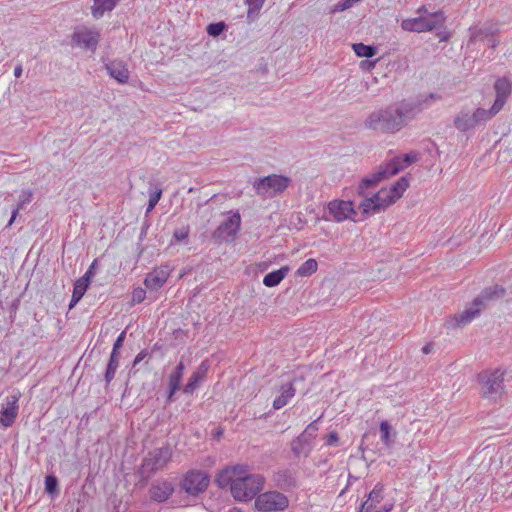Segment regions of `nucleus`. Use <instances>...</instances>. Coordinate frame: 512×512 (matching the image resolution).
<instances>
[{
	"instance_id": "nucleus-1",
	"label": "nucleus",
	"mask_w": 512,
	"mask_h": 512,
	"mask_svg": "<svg viewBox=\"0 0 512 512\" xmlns=\"http://www.w3.org/2000/svg\"><path fill=\"white\" fill-rule=\"evenodd\" d=\"M420 113V103L403 99L370 112L363 126L376 133L396 134Z\"/></svg>"
},
{
	"instance_id": "nucleus-2",
	"label": "nucleus",
	"mask_w": 512,
	"mask_h": 512,
	"mask_svg": "<svg viewBox=\"0 0 512 512\" xmlns=\"http://www.w3.org/2000/svg\"><path fill=\"white\" fill-rule=\"evenodd\" d=\"M172 458V450L169 445L155 448L143 458L139 468L141 478L148 479L154 473L162 470Z\"/></svg>"
},
{
	"instance_id": "nucleus-3",
	"label": "nucleus",
	"mask_w": 512,
	"mask_h": 512,
	"mask_svg": "<svg viewBox=\"0 0 512 512\" xmlns=\"http://www.w3.org/2000/svg\"><path fill=\"white\" fill-rule=\"evenodd\" d=\"M481 395L485 399L496 401L504 393V372L500 369L486 370L478 374Z\"/></svg>"
},
{
	"instance_id": "nucleus-4",
	"label": "nucleus",
	"mask_w": 512,
	"mask_h": 512,
	"mask_svg": "<svg viewBox=\"0 0 512 512\" xmlns=\"http://www.w3.org/2000/svg\"><path fill=\"white\" fill-rule=\"evenodd\" d=\"M263 483L264 478L260 475L236 479L231 488V494L236 501H250L262 490Z\"/></svg>"
},
{
	"instance_id": "nucleus-5",
	"label": "nucleus",
	"mask_w": 512,
	"mask_h": 512,
	"mask_svg": "<svg viewBox=\"0 0 512 512\" xmlns=\"http://www.w3.org/2000/svg\"><path fill=\"white\" fill-rule=\"evenodd\" d=\"M291 179L284 175L272 174L254 181L253 188L257 195L265 198H273L284 192L290 185Z\"/></svg>"
},
{
	"instance_id": "nucleus-6",
	"label": "nucleus",
	"mask_w": 512,
	"mask_h": 512,
	"mask_svg": "<svg viewBox=\"0 0 512 512\" xmlns=\"http://www.w3.org/2000/svg\"><path fill=\"white\" fill-rule=\"evenodd\" d=\"M446 17L443 11L428 13V15H420L412 19H405L402 21L401 27L405 31L413 32H427L443 26Z\"/></svg>"
},
{
	"instance_id": "nucleus-7",
	"label": "nucleus",
	"mask_w": 512,
	"mask_h": 512,
	"mask_svg": "<svg viewBox=\"0 0 512 512\" xmlns=\"http://www.w3.org/2000/svg\"><path fill=\"white\" fill-rule=\"evenodd\" d=\"M241 227V216L238 210L229 211L228 218L223 221L212 233L216 243L232 242Z\"/></svg>"
},
{
	"instance_id": "nucleus-8",
	"label": "nucleus",
	"mask_w": 512,
	"mask_h": 512,
	"mask_svg": "<svg viewBox=\"0 0 512 512\" xmlns=\"http://www.w3.org/2000/svg\"><path fill=\"white\" fill-rule=\"evenodd\" d=\"M396 201V197L391 194L389 189L382 188L371 197H366V199H363V201L359 204V208L362 210L364 215H369L371 213H378L381 210H384Z\"/></svg>"
},
{
	"instance_id": "nucleus-9",
	"label": "nucleus",
	"mask_w": 512,
	"mask_h": 512,
	"mask_svg": "<svg viewBox=\"0 0 512 512\" xmlns=\"http://www.w3.org/2000/svg\"><path fill=\"white\" fill-rule=\"evenodd\" d=\"M289 506L286 495L279 491H268L258 495L255 500V507L259 511L273 512L283 511Z\"/></svg>"
},
{
	"instance_id": "nucleus-10",
	"label": "nucleus",
	"mask_w": 512,
	"mask_h": 512,
	"mask_svg": "<svg viewBox=\"0 0 512 512\" xmlns=\"http://www.w3.org/2000/svg\"><path fill=\"white\" fill-rule=\"evenodd\" d=\"M210 483L209 475L200 470L188 471L181 481V488L190 496L203 493Z\"/></svg>"
},
{
	"instance_id": "nucleus-11",
	"label": "nucleus",
	"mask_w": 512,
	"mask_h": 512,
	"mask_svg": "<svg viewBox=\"0 0 512 512\" xmlns=\"http://www.w3.org/2000/svg\"><path fill=\"white\" fill-rule=\"evenodd\" d=\"M99 40L100 34L98 31L82 27L73 32L71 44L72 46H79L83 49L94 52L97 49Z\"/></svg>"
},
{
	"instance_id": "nucleus-12",
	"label": "nucleus",
	"mask_w": 512,
	"mask_h": 512,
	"mask_svg": "<svg viewBox=\"0 0 512 512\" xmlns=\"http://www.w3.org/2000/svg\"><path fill=\"white\" fill-rule=\"evenodd\" d=\"M500 32L497 23L484 22L469 28L468 46L475 45L478 42H488V39L493 35H498Z\"/></svg>"
},
{
	"instance_id": "nucleus-13",
	"label": "nucleus",
	"mask_w": 512,
	"mask_h": 512,
	"mask_svg": "<svg viewBox=\"0 0 512 512\" xmlns=\"http://www.w3.org/2000/svg\"><path fill=\"white\" fill-rule=\"evenodd\" d=\"M20 392L10 394L6 397L5 404L0 410V424L5 427H11L15 422L19 411Z\"/></svg>"
},
{
	"instance_id": "nucleus-14",
	"label": "nucleus",
	"mask_w": 512,
	"mask_h": 512,
	"mask_svg": "<svg viewBox=\"0 0 512 512\" xmlns=\"http://www.w3.org/2000/svg\"><path fill=\"white\" fill-rule=\"evenodd\" d=\"M484 309L482 305H476L475 299L471 305L465 308L462 312L450 316L446 325L448 328L462 327L470 323L479 316L481 310Z\"/></svg>"
},
{
	"instance_id": "nucleus-15",
	"label": "nucleus",
	"mask_w": 512,
	"mask_h": 512,
	"mask_svg": "<svg viewBox=\"0 0 512 512\" xmlns=\"http://www.w3.org/2000/svg\"><path fill=\"white\" fill-rule=\"evenodd\" d=\"M175 488L172 482L166 479L154 481L149 490L150 500L156 503L166 502L174 493Z\"/></svg>"
},
{
	"instance_id": "nucleus-16",
	"label": "nucleus",
	"mask_w": 512,
	"mask_h": 512,
	"mask_svg": "<svg viewBox=\"0 0 512 512\" xmlns=\"http://www.w3.org/2000/svg\"><path fill=\"white\" fill-rule=\"evenodd\" d=\"M328 211L337 222H342L352 215H356L354 202L351 200H333L328 204Z\"/></svg>"
},
{
	"instance_id": "nucleus-17",
	"label": "nucleus",
	"mask_w": 512,
	"mask_h": 512,
	"mask_svg": "<svg viewBox=\"0 0 512 512\" xmlns=\"http://www.w3.org/2000/svg\"><path fill=\"white\" fill-rule=\"evenodd\" d=\"M170 276V268L168 265L160 266L148 273L144 279V284L149 290L160 289Z\"/></svg>"
},
{
	"instance_id": "nucleus-18",
	"label": "nucleus",
	"mask_w": 512,
	"mask_h": 512,
	"mask_svg": "<svg viewBox=\"0 0 512 512\" xmlns=\"http://www.w3.org/2000/svg\"><path fill=\"white\" fill-rule=\"evenodd\" d=\"M275 485L284 491H290L297 487L296 471L282 468L277 470L273 475Z\"/></svg>"
},
{
	"instance_id": "nucleus-19",
	"label": "nucleus",
	"mask_w": 512,
	"mask_h": 512,
	"mask_svg": "<svg viewBox=\"0 0 512 512\" xmlns=\"http://www.w3.org/2000/svg\"><path fill=\"white\" fill-rule=\"evenodd\" d=\"M494 90L496 98L493 105L501 111L512 93V82L506 77L498 78L494 83Z\"/></svg>"
},
{
	"instance_id": "nucleus-20",
	"label": "nucleus",
	"mask_w": 512,
	"mask_h": 512,
	"mask_svg": "<svg viewBox=\"0 0 512 512\" xmlns=\"http://www.w3.org/2000/svg\"><path fill=\"white\" fill-rule=\"evenodd\" d=\"M398 162L397 160H390L384 165H380L377 170L368 175V177L373 181V184L377 186L381 181L401 171V166Z\"/></svg>"
},
{
	"instance_id": "nucleus-21",
	"label": "nucleus",
	"mask_w": 512,
	"mask_h": 512,
	"mask_svg": "<svg viewBox=\"0 0 512 512\" xmlns=\"http://www.w3.org/2000/svg\"><path fill=\"white\" fill-rule=\"evenodd\" d=\"M506 290L501 285H493L490 287H486L482 290V292L475 298L476 305H482L483 308L486 307L487 303L490 301H496L504 297Z\"/></svg>"
},
{
	"instance_id": "nucleus-22",
	"label": "nucleus",
	"mask_w": 512,
	"mask_h": 512,
	"mask_svg": "<svg viewBox=\"0 0 512 512\" xmlns=\"http://www.w3.org/2000/svg\"><path fill=\"white\" fill-rule=\"evenodd\" d=\"M107 73L118 83L125 84L129 80V70L127 65L121 60H112L105 64Z\"/></svg>"
},
{
	"instance_id": "nucleus-23",
	"label": "nucleus",
	"mask_w": 512,
	"mask_h": 512,
	"mask_svg": "<svg viewBox=\"0 0 512 512\" xmlns=\"http://www.w3.org/2000/svg\"><path fill=\"white\" fill-rule=\"evenodd\" d=\"M313 450V441L300 434L291 441V451L295 458L308 457Z\"/></svg>"
},
{
	"instance_id": "nucleus-24",
	"label": "nucleus",
	"mask_w": 512,
	"mask_h": 512,
	"mask_svg": "<svg viewBox=\"0 0 512 512\" xmlns=\"http://www.w3.org/2000/svg\"><path fill=\"white\" fill-rule=\"evenodd\" d=\"M296 381L297 380L294 379L293 381H291L289 383L281 385V387H280V396L275 398L274 401H273V408L275 410H279L282 407H284L285 405H287V403L290 401V399L295 396L296 389L294 387V383Z\"/></svg>"
},
{
	"instance_id": "nucleus-25",
	"label": "nucleus",
	"mask_w": 512,
	"mask_h": 512,
	"mask_svg": "<svg viewBox=\"0 0 512 512\" xmlns=\"http://www.w3.org/2000/svg\"><path fill=\"white\" fill-rule=\"evenodd\" d=\"M455 128L460 132H467L476 127L472 114L467 110H461L453 120Z\"/></svg>"
},
{
	"instance_id": "nucleus-26",
	"label": "nucleus",
	"mask_w": 512,
	"mask_h": 512,
	"mask_svg": "<svg viewBox=\"0 0 512 512\" xmlns=\"http://www.w3.org/2000/svg\"><path fill=\"white\" fill-rule=\"evenodd\" d=\"M288 266H283L278 270L266 274L263 278V284L266 287H275L286 277L289 272Z\"/></svg>"
},
{
	"instance_id": "nucleus-27",
	"label": "nucleus",
	"mask_w": 512,
	"mask_h": 512,
	"mask_svg": "<svg viewBox=\"0 0 512 512\" xmlns=\"http://www.w3.org/2000/svg\"><path fill=\"white\" fill-rule=\"evenodd\" d=\"M119 0H94V5L92 6V15L94 18H101L105 12L112 11Z\"/></svg>"
},
{
	"instance_id": "nucleus-28",
	"label": "nucleus",
	"mask_w": 512,
	"mask_h": 512,
	"mask_svg": "<svg viewBox=\"0 0 512 512\" xmlns=\"http://www.w3.org/2000/svg\"><path fill=\"white\" fill-rule=\"evenodd\" d=\"M120 356L121 352L112 351L110 354L109 361L107 363L106 371L104 374L106 385H109L115 377V373L119 367Z\"/></svg>"
},
{
	"instance_id": "nucleus-29",
	"label": "nucleus",
	"mask_w": 512,
	"mask_h": 512,
	"mask_svg": "<svg viewBox=\"0 0 512 512\" xmlns=\"http://www.w3.org/2000/svg\"><path fill=\"white\" fill-rule=\"evenodd\" d=\"M89 285L90 284L87 283L86 279H80L79 278V279H77L75 281L74 287H73L72 297H71V300H70V303H69V308L70 309H72L82 299V297L86 293Z\"/></svg>"
},
{
	"instance_id": "nucleus-30",
	"label": "nucleus",
	"mask_w": 512,
	"mask_h": 512,
	"mask_svg": "<svg viewBox=\"0 0 512 512\" xmlns=\"http://www.w3.org/2000/svg\"><path fill=\"white\" fill-rule=\"evenodd\" d=\"M499 112H500V110L498 108L495 109V106L492 105L490 109L477 108L472 113V116H473L476 126H478L480 124H485L487 121L492 119Z\"/></svg>"
},
{
	"instance_id": "nucleus-31",
	"label": "nucleus",
	"mask_w": 512,
	"mask_h": 512,
	"mask_svg": "<svg viewBox=\"0 0 512 512\" xmlns=\"http://www.w3.org/2000/svg\"><path fill=\"white\" fill-rule=\"evenodd\" d=\"M203 366H204V363L201 364L199 369H201ZM205 372H206V368H204L202 371L197 370V371L193 372L192 375L190 376V378L188 379V382L183 387V392L185 394H193L194 391L199 387V383L204 378Z\"/></svg>"
},
{
	"instance_id": "nucleus-32",
	"label": "nucleus",
	"mask_w": 512,
	"mask_h": 512,
	"mask_svg": "<svg viewBox=\"0 0 512 512\" xmlns=\"http://www.w3.org/2000/svg\"><path fill=\"white\" fill-rule=\"evenodd\" d=\"M234 471L230 469V467H226L225 469L221 470L215 478V482L220 488H226L230 487V489L233 487L234 482L236 481L234 475Z\"/></svg>"
},
{
	"instance_id": "nucleus-33",
	"label": "nucleus",
	"mask_w": 512,
	"mask_h": 512,
	"mask_svg": "<svg viewBox=\"0 0 512 512\" xmlns=\"http://www.w3.org/2000/svg\"><path fill=\"white\" fill-rule=\"evenodd\" d=\"M31 199H32L31 190H22L21 191V194L19 195V202H18L16 208L13 209V211L11 213V218L7 224V227H10L14 223V221L19 213V210L23 209L26 204L30 203Z\"/></svg>"
},
{
	"instance_id": "nucleus-34",
	"label": "nucleus",
	"mask_w": 512,
	"mask_h": 512,
	"mask_svg": "<svg viewBox=\"0 0 512 512\" xmlns=\"http://www.w3.org/2000/svg\"><path fill=\"white\" fill-rule=\"evenodd\" d=\"M317 268V261L313 258H309L299 266L296 271V275L301 277L310 276L317 271Z\"/></svg>"
},
{
	"instance_id": "nucleus-35",
	"label": "nucleus",
	"mask_w": 512,
	"mask_h": 512,
	"mask_svg": "<svg viewBox=\"0 0 512 512\" xmlns=\"http://www.w3.org/2000/svg\"><path fill=\"white\" fill-rule=\"evenodd\" d=\"M355 54L359 57L371 58L377 53V48L373 45H365L364 43H355L352 45Z\"/></svg>"
},
{
	"instance_id": "nucleus-36",
	"label": "nucleus",
	"mask_w": 512,
	"mask_h": 512,
	"mask_svg": "<svg viewBox=\"0 0 512 512\" xmlns=\"http://www.w3.org/2000/svg\"><path fill=\"white\" fill-rule=\"evenodd\" d=\"M408 186H409V180L407 179V177L403 176L391 185V187L389 188V191L398 200L399 198H401V196L403 195L405 190L408 188Z\"/></svg>"
},
{
	"instance_id": "nucleus-37",
	"label": "nucleus",
	"mask_w": 512,
	"mask_h": 512,
	"mask_svg": "<svg viewBox=\"0 0 512 512\" xmlns=\"http://www.w3.org/2000/svg\"><path fill=\"white\" fill-rule=\"evenodd\" d=\"M383 491L384 486L381 483H377L372 491L368 494V501L373 503L375 507L376 504L380 503L383 499Z\"/></svg>"
},
{
	"instance_id": "nucleus-38",
	"label": "nucleus",
	"mask_w": 512,
	"mask_h": 512,
	"mask_svg": "<svg viewBox=\"0 0 512 512\" xmlns=\"http://www.w3.org/2000/svg\"><path fill=\"white\" fill-rule=\"evenodd\" d=\"M418 159V154L415 152L404 154L403 156H398L393 158L392 160L399 161L398 164L401 166V170L408 167Z\"/></svg>"
},
{
	"instance_id": "nucleus-39",
	"label": "nucleus",
	"mask_w": 512,
	"mask_h": 512,
	"mask_svg": "<svg viewBox=\"0 0 512 512\" xmlns=\"http://www.w3.org/2000/svg\"><path fill=\"white\" fill-rule=\"evenodd\" d=\"M374 187L376 186L373 184V181H371V179L368 176H366L360 181L357 187V194L366 199V197H369L366 190Z\"/></svg>"
},
{
	"instance_id": "nucleus-40",
	"label": "nucleus",
	"mask_w": 512,
	"mask_h": 512,
	"mask_svg": "<svg viewBox=\"0 0 512 512\" xmlns=\"http://www.w3.org/2000/svg\"><path fill=\"white\" fill-rule=\"evenodd\" d=\"M391 425L387 421L380 423L381 441L389 447L392 443L390 439Z\"/></svg>"
},
{
	"instance_id": "nucleus-41",
	"label": "nucleus",
	"mask_w": 512,
	"mask_h": 512,
	"mask_svg": "<svg viewBox=\"0 0 512 512\" xmlns=\"http://www.w3.org/2000/svg\"><path fill=\"white\" fill-rule=\"evenodd\" d=\"M226 24L224 22L211 23L207 26V33L210 36L217 37L224 32Z\"/></svg>"
},
{
	"instance_id": "nucleus-42",
	"label": "nucleus",
	"mask_w": 512,
	"mask_h": 512,
	"mask_svg": "<svg viewBox=\"0 0 512 512\" xmlns=\"http://www.w3.org/2000/svg\"><path fill=\"white\" fill-rule=\"evenodd\" d=\"M45 490L49 494H54L58 491V479L54 475H48L45 478Z\"/></svg>"
},
{
	"instance_id": "nucleus-43",
	"label": "nucleus",
	"mask_w": 512,
	"mask_h": 512,
	"mask_svg": "<svg viewBox=\"0 0 512 512\" xmlns=\"http://www.w3.org/2000/svg\"><path fill=\"white\" fill-rule=\"evenodd\" d=\"M320 418L321 417H319L318 419L314 420L309 425H307V427L304 429V431L301 434L305 435L307 438L314 441V439L316 438V433L318 431L317 422L320 420Z\"/></svg>"
},
{
	"instance_id": "nucleus-44",
	"label": "nucleus",
	"mask_w": 512,
	"mask_h": 512,
	"mask_svg": "<svg viewBox=\"0 0 512 512\" xmlns=\"http://www.w3.org/2000/svg\"><path fill=\"white\" fill-rule=\"evenodd\" d=\"M441 97L440 95L436 94V93H430L429 95H427L424 99H409L410 102H419L420 103V112L422 111L423 107L424 106H427L429 104L430 101H437V100H440Z\"/></svg>"
},
{
	"instance_id": "nucleus-45",
	"label": "nucleus",
	"mask_w": 512,
	"mask_h": 512,
	"mask_svg": "<svg viewBox=\"0 0 512 512\" xmlns=\"http://www.w3.org/2000/svg\"><path fill=\"white\" fill-rule=\"evenodd\" d=\"M145 298H146L145 289H143L141 287H137L132 292L131 302L133 304H139V303L143 302L145 300Z\"/></svg>"
},
{
	"instance_id": "nucleus-46",
	"label": "nucleus",
	"mask_w": 512,
	"mask_h": 512,
	"mask_svg": "<svg viewBox=\"0 0 512 512\" xmlns=\"http://www.w3.org/2000/svg\"><path fill=\"white\" fill-rule=\"evenodd\" d=\"M247 468L248 467L245 465H236L230 467V469L234 471L233 475L235 479H241L250 476L251 474L248 473Z\"/></svg>"
},
{
	"instance_id": "nucleus-47",
	"label": "nucleus",
	"mask_w": 512,
	"mask_h": 512,
	"mask_svg": "<svg viewBox=\"0 0 512 512\" xmlns=\"http://www.w3.org/2000/svg\"><path fill=\"white\" fill-rule=\"evenodd\" d=\"M190 233V229L188 226L181 227L179 229H176L173 233V238L176 241H183L188 238Z\"/></svg>"
},
{
	"instance_id": "nucleus-48",
	"label": "nucleus",
	"mask_w": 512,
	"mask_h": 512,
	"mask_svg": "<svg viewBox=\"0 0 512 512\" xmlns=\"http://www.w3.org/2000/svg\"><path fill=\"white\" fill-rule=\"evenodd\" d=\"M125 337H126V330L122 331L117 339L115 340L114 344H113V348H112V351L114 352H121V348L123 347V343L125 341Z\"/></svg>"
},
{
	"instance_id": "nucleus-49",
	"label": "nucleus",
	"mask_w": 512,
	"mask_h": 512,
	"mask_svg": "<svg viewBox=\"0 0 512 512\" xmlns=\"http://www.w3.org/2000/svg\"><path fill=\"white\" fill-rule=\"evenodd\" d=\"M20 303H21V297H17L16 299H14L10 304H9V310H10V318L11 320L13 321L15 316H16V313L20 307Z\"/></svg>"
},
{
	"instance_id": "nucleus-50",
	"label": "nucleus",
	"mask_w": 512,
	"mask_h": 512,
	"mask_svg": "<svg viewBox=\"0 0 512 512\" xmlns=\"http://www.w3.org/2000/svg\"><path fill=\"white\" fill-rule=\"evenodd\" d=\"M97 264H98V260L94 259L93 262L91 263V265L89 266L88 270L86 271V273L82 277H80V279H86L87 283L90 284L91 278L94 276V269L97 266Z\"/></svg>"
},
{
	"instance_id": "nucleus-51",
	"label": "nucleus",
	"mask_w": 512,
	"mask_h": 512,
	"mask_svg": "<svg viewBox=\"0 0 512 512\" xmlns=\"http://www.w3.org/2000/svg\"><path fill=\"white\" fill-rule=\"evenodd\" d=\"M338 441H339L338 433L335 431L330 432L325 437V445H327V446L336 445L338 443Z\"/></svg>"
},
{
	"instance_id": "nucleus-52",
	"label": "nucleus",
	"mask_w": 512,
	"mask_h": 512,
	"mask_svg": "<svg viewBox=\"0 0 512 512\" xmlns=\"http://www.w3.org/2000/svg\"><path fill=\"white\" fill-rule=\"evenodd\" d=\"M150 355V353L148 352L147 349H144L142 351H140L134 361H133V365H132V368H135L141 361H143L146 357H148Z\"/></svg>"
},
{
	"instance_id": "nucleus-53",
	"label": "nucleus",
	"mask_w": 512,
	"mask_h": 512,
	"mask_svg": "<svg viewBox=\"0 0 512 512\" xmlns=\"http://www.w3.org/2000/svg\"><path fill=\"white\" fill-rule=\"evenodd\" d=\"M265 0H245L250 10H259L263 6Z\"/></svg>"
},
{
	"instance_id": "nucleus-54",
	"label": "nucleus",
	"mask_w": 512,
	"mask_h": 512,
	"mask_svg": "<svg viewBox=\"0 0 512 512\" xmlns=\"http://www.w3.org/2000/svg\"><path fill=\"white\" fill-rule=\"evenodd\" d=\"M182 375L178 374V373H175V372H172L170 375H169V379H168V384L170 385H176V386H179L180 387V382L182 380Z\"/></svg>"
},
{
	"instance_id": "nucleus-55",
	"label": "nucleus",
	"mask_w": 512,
	"mask_h": 512,
	"mask_svg": "<svg viewBox=\"0 0 512 512\" xmlns=\"http://www.w3.org/2000/svg\"><path fill=\"white\" fill-rule=\"evenodd\" d=\"M179 386L168 384V395H167V403L173 401L174 394L179 390Z\"/></svg>"
},
{
	"instance_id": "nucleus-56",
	"label": "nucleus",
	"mask_w": 512,
	"mask_h": 512,
	"mask_svg": "<svg viewBox=\"0 0 512 512\" xmlns=\"http://www.w3.org/2000/svg\"><path fill=\"white\" fill-rule=\"evenodd\" d=\"M161 195H162V191L161 190H156L154 192H152L149 196V201L152 203L155 202V204H157L161 198Z\"/></svg>"
},
{
	"instance_id": "nucleus-57",
	"label": "nucleus",
	"mask_w": 512,
	"mask_h": 512,
	"mask_svg": "<svg viewBox=\"0 0 512 512\" xmlns=\"http://www.w3.org/2000/svg\"><path fill=\"white\" fill-rule=\"evenodd\" d=\"M373 508V503L366 500L361 504L359 512H370Z\"/></svg>"
},
{
	"instance_id": "nucleus-58",
	"label": "nucleus",
	"mask_w": 512,
	"mask_h": 512,
	"mask_svg": "<svg viewBox=\"0 0 512 512\" xmlns=\"http://www.w3.org/2000/svg\"><path fill=\"white\" fill-rule=\"evenodd\" d=\"M499 43H500V41L498 39V35L491 36V38H489L488 42H487L489 47H491L492 49H496L498 47Z\"/></svg>"
},
{
	"instance_id": "nucleus-59",
	"label": "nucleus",
	"mask_w": 512,
	"mask_h": 512,
	"mask_svg": "<svg viewBox=\"0 0 512 512\" xmlns=\"http://www.w3.org/2000/svg\"><path fill=\"white\" fill-rule=\"evenodd\" d=\"M184 369H185V366H184V363L183 361H180L177 366L175 367L174 371L175 373H178L180 375L183 376V373H184Z\"/></svg>"
},
{
	"instance_id": "nucleus-60",
	"label": "nucleus",
	"mask_w": 512,
	"mask_h": 512,
	"mask_svg": "<svg viewBox=\"0 0 512 512\" xmlns=\"http://www.w3.org/2000/svg\"><path fill=\"white\" fill-rule=\"evenodd\" d=\"M22 72H23L22 64H18L14 69V76L16 78H19L22 75Z\"/></svg>"
},
{
	"instance_id": "nucleus-61",
	"label": "nucleus",
	"mask_w": 512,
	"mask_h": 512,
	"mask_svg": "<svg viewBox=\"0 0 512 512\" xmlns=\"http://www.w3.org/2000/svg\"><path fill=\"white\" fill-rule=\"evenodd\" d=\"M432 351H433V345L431 343H428V344L424 345L423 348H422V352L424 354H429Z\"/></svg>"
},
{
	"instance_id": "nucleus-62",
	"label": "nucleus",
	"mask_w": 512,
	"mask_h": 512,
	"mask_svg": "<svg viewBox=\"0 0 512 512\" xmlns=\"http://www.w3.org/2000/svg\"><path fill=\"white\" fill-rule=\"evenodd\" d=\"M437 36L439 37L440 41H447L450 35L447 32H438Z\"/></svg>"
},
{
	"instance_id": "nucleus-63",
	"label": "nucleus",
	"mask_w": 512,
	"mask_h": 512,
	"mask_svg": "<svg viewBox=\"0 0 512 512\" xmlns=\"http://www.w3.org/2000/svg\"><path fill=\"white\" fill-rule=\"evenodd\" d=\"M417 12H418L419 14H421V15H423V14L428 15V13H429V12H428V10H427V8H426L425 6H421V7L418 9V11H417Z\"/></svg>"
},
{
	"instance_id": "nucleus-64",
	"label": "nucleus",
	"mask_w": 512,
	"mask_h": 512,
	"mask_svg": "<svg viewBox=\"0 0 512 512\" xmlns=\"http://www.w3.org/2000/svg\"><path fill=\"white\" fill-rule=\"evenodd\" d=\"M223 434V430L222 429H217L214 433V437L215 438H219L221 435Z\"/></svg>"
}]
</instances>
